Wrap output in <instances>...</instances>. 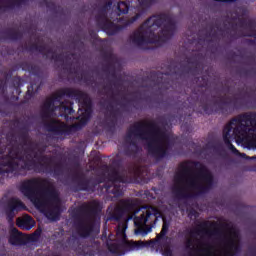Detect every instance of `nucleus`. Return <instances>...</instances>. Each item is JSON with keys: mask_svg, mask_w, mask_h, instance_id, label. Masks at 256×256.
<instances>
[{"mask_svg": "<svg viewBox=\"0 0 256 256\" xmlns=\"http://www.w3.org/2000/svg\"><path fill=\"white\" fill-rule=\"evenodd\" d=\"M126 229L127 224L122 223L118 225V228L116 230L117 239H120V241H125V239H127V235L125 234Z\"/></svg>", "mask_w": 256, "mask_h": 256, "instance_id": "17", "label": "nucleus"}, {"mask_svg": "<svg viewBox=\"0 0 256 256\" xmlns=\"http://www.w3.org/2000/svg\"><path fill=\"white\" fill-rule=\"evenodd\" d=\"M113 5V2L109 1L108 4L104 7V9H109Z\"/></svg>", "mask_w": 256, "mask_h": 256, "instance_id": "23", "label": "nucleus"}, {"mask_svg": "<svg viewBox=\"0 0 256 256\" xmlns=\"http://www.w3.org/2000/svg\"><path fill=\"white\" fill-rule=\"evenodd\" d=\"M133 209H135V206L131 200H120L118 205L108 208V213L112 219L119 221L123 215H129L133 212Z\"/></svg>", "mask_w": 256, "mask_h": 256, "instance_id": "11", "label": "nucleus"}, {"mask_svg": "<svg viewBox=\"0 0 256 256\" xmlns=\"http://www.w3.org/2000/svg\"><path fill=\"white\" fill-rule=\"evenodd\" d=\"M137 213L139 215L134 218V224L138 227L136 235L143 231V227H151V225L157 223V218L161 217V212L153 206L142 207Z\"/></svg>", "mask_w": 256, "mask_h": 256, "instance_id": "10", "label": "nucleus"}, {"mask_svg": "<svg viewBox=\"0 0 256 256\" xmlns=\"http://www.w3.org/2000/svg\"><path fill=\"white\" fill-rule=\"evenodd\" d=\"M223 139L225 145L235 155H239V151L231 144V141H240V143H247L252 147H256L255 114L246 113L232 119L223 130Z\"/></svg>", "mask_w": 256, "mask_h": 256, "instance_id": "6", "label": "nucleus"}, {"mask_svg": "<svg viewBox=\"0 0 256 256\" xmlns=\"http://www.w3.org/2000/svg\"><path fill=\"white\" fill-rule=\"evenodd\" d=\"M140 141L145 143L149 155L156 159H163L171 146L169 134L151 121L136 122L128 129L126 143L131 149L137 151V143Z\"/></svg>", "mask_w": 256, "mask_h": 256, "instance_id": "4", "label": "nucleus"}, {"mask_svg": "<svg viewBox=\"0 0 256 256\" xmlns=\"http://www.w3.org/2000/svg\"><path fill=\"white\" fill-rule=\"evenodd\" d=\"M139 17H140V15H139V14H136V17H133V18L127 23V25H131V23H135V21H136L137 19H139Z\"/></svg>", "mask_w": 256, "mask_h": 256, "instance_id": "21", "label": "nucleus"}, {"mask_svg": "<svg viewBox=\"0 0 256 256\" xmlns=\"http://www.w3.org/2000/svg\"><path fill=\"white\" fill-rule=\"evenodd\" d=\"M223 103H228L227 101H223Z\"/></svg>", "mask_w": 256, "mask_h": 256, "instance_id": "27", "label": "nucleus"}, {"mask_svg": "<svg viewBox=\"0 0 256 256\" xmlns=\"http://www.w3.org/2000/svg\"><path fill=\"white\" fill-rule=\"evenodd\" d=\"M143 177L141 167H133L129 171H119L115 168H109L107 177L103 181H107L105 185L107 193H112L115 197L123 195V186L121 183H131L134 179Z\"/></svg>", "mask_w": 256, "mask_h": 256, "instance_id": "7", "label": "nucleus"}, {"mask_svg": "<svg viewBox=\"0 0 256 256\" xmlns=\"http://www.w3.org/2000/svg\"><path fill=\"white\" fill-rule=\"evenodd\" d=\"M77 99L81 105V108H79V111L81 113L80 116V123L81 125H85L89 119H91V113H92V105H91V98L86 93H83L81 91L77 92Z\"/></svg>", "mask_w": 256, "mask_h": 256, "instance_id": "12", "label": "nucleus"}, {"mask_svg": "<svg viewBox=\"0 0 256 256\" xmlns=\"http://www.w3.org/2000/svg\"><path fill=\"white\" fill-rule=\"evenodd\" d=\"M147 234V232H142V235H146Z\"/></svg>", "mask_w": 256, "mask_h": 256, "instance_id": "26", "label": "nucleus"}, {"mask_svg": "<svg viewBox=\"0 0 256 256\" xmlns=\"http://www.w3.org/2000/svg\"><path fill=\"white\" fill-rule=\"evenodd\" d=\"M57 109H64L65 113H71V109L69 107H65L61 105L60 107H55V97H49L46 99L42 106V117L46 122V127L48 131L52 133H58V135H69L71 133V126L56 120L53 117V113L57 111Z\"/></svg>", "mask_w": 256, "mask_h": 256, "instance_id": "8", "label": "nucleus"}, {"mask_svg": "<svg viewBox=\"0 0 256 256\" xmlns=\"http://www.w3.org/2000/svg\"><path fill=\"white\" fill-rule=\"evenodd\" d=\"M169 231V222L163 218V226L160 234H158V239H161V237H165Z\"/></svg>", "mask_w": 256, "mask_h": 256, "instance_id": "18", "label": "nucleus"}, {"mask_svg": "<svg viewBox=\"0 0 256 256\" xmlns=\"http://www.w3.org/2000/svg\"><path fill=\"white\" fill-rule=\"evenodd\" d=\"M0 3H7L8 7H13L18 3H23V0H0Z\"/></svg>", "mask_w": 256, "mask_h": 256, "instance_id": "20", "label": "nucleus"}, {"mask_svg": "<svg viewBox=\"0 0 256 256\" xmlns=\"http://www.w3.org/2000/svg\"><path fill=\"white\" fill-rule=\"evenodd\" d=\"M28 237L21 234L17 229H12L10 238H9V244L10 245H26L28 241Z\"/></svg>", "mask_w": 256, "mask_h": 256, "instance_id": "14", "label": "nucleus"}, {"mask_svg": "<svg viewBox=\"0 0 256 256\" xmlns=\"http://www.w3.org/2000/svg\"><path fill=\"white\" fill-rule=\"evenodd\" d=\"M239 229L225 222H196L187 230L185 248L189 256H235L239 253Z\"/></svg>", "mask_w": 256, "mask_h": 256, "instance_id": "1", "label": "nucleus"}, {"mask_svg": "<svg viewBox=\"0 0 256 256\" xmlns=\"http://www.w3.org/2000/svg\"><path fill=\"white\" fill-rule=\"evenodd\" d=\"M173 33H175V22L171 16L167 14L152 16L130 36L129 43L136 47H145L149 43L159 46L171 39Z\"/></svg>", "mask_w": 256, "mask_h": 256, "instance_id": "5", "label": "nucleus"}, {"mask_svg": "<svg viewBox=\"0 0 256 256\" xmlns=\"http://www.w3.org/2000/svg\"><path fill=\"white\" fill-rule=\"evenodd\" d=\"M140 245L137 242L132 243V249H139Z\"/></svg>", "mask_w": 256, "mask_h": 256, "instance_id": "22", "label": "nucleus"}, {"mask_svg": "<svg viewBox=\"0 0 256 256\" xmlns=\"http://www.w3.org/2000/svg\"><path fill=\"white\" fill-rule=\"evenodd\" d=\"M16 225L20 227V229H24L25 231H30L35 227V220L29 215H24L21 218H17Z\"/></svg>", "mask_w": 256, "mask_h": 256, "instance_id": "16", "label": "nucleus"}, {"mask_svg": "<svg viewBox=\"0 0 256 256\" xmlns=\"http://www.w3.org/2000/svg\"><path fill=\"white\" fill-rule=\"evenodd\" d=\"M81 217L77 223L76 229L80 237H89L95 224V215L97 213V202L82 204L80 207Z\"/></svg>", "mask_w": 256, "mask_h": 256, "instance_id": "9", "label": "nucleus"}, {"mask_svg": "<svg viewBox=\"0 0 256 256\" xmlns=\"http://www.w3.org/2000/svg\"><path fill=\"white\" fill-rule=\"evenodd\" d=\"M98 21H101L102 27H104L107 35H115L119 31V27L115 23L111 22L107 16L103 15L101 18H98Z\"/></svg>", "mask_w": 256, "mask_h": 256, "instance_id": "15", "label": "nucleus"}, {"mask_svg": "<svg viewBox=\"0 0 256 256\" xmlns=\"http://www.w3.org/2000/svg\"><path fill=\"white\" fill-rule=\"evenodd\" d=\"M117 9L119 11L118 15H121V13H123V14L129 13V5L125 2H119Z\"/></svg>", "mask_w": 256, "mask_h": 256, "instance_id": "19", "label": "nucleus"}, {"mask_svg": "<svg viewBox=\"0 0 256 256\" xmlns=\"http://www.w3.org/2000/svg\"><path fill=\"white\" fill-rule=\"evenodd\" d=\"M242 156H245V154H241Z\"/></svg>", "mask_w": 256, "mask_h": 256, "instance_id": "28", "label": "nucleus"}, {"mask_svg": "<svg viewBox=\"0 0 256 256\" xmlns=\"http://www.w3.org/2000/svg\"><path fill=\"white\" fill-rule=\"evenodd\" d=\"M213 187V174L201 163H182L174 176L172 191L178 199L207 193Z\"/></svg>", "mask_w": 256, "mask_h": 256, "instance_id": "2", "label": "nucleus"}, {"mask_svg": "<svg viewBox=\"0 0 256 256\" xmlns=\"http://www.w3.org/2000/svg\"><path fill=\"white\" fill-rule=\"evenodd\" d=\"M39 235H41V231H36L33 235V237H39Z\"/></svg>", "mask_w": 256, "mask_h": 256, "instance_id": "24", "label": "nucleus"}, {"mask_svg": "<svg viewBox=\"0 0 256 256\" xmlns=\"http://www.w3.org/2000/svg\"><path fill=\"white\" fill-rule=\"evenodd\" d=\"M110 60H111V61H115V55L110 54Z\"/></svg>", "mask_w": 256, "mask_h": 256, "instance_id": "25", "label": "nucleus"}, {"mask_svg": "<svg viewBox=\"0 0 256 256\" xmlns=\"http://www.w3.org/2000/svg\"><path fill=\"white\" fill-rule=\"evenodd\" d=\"M20 191L31 203L44 213L50 221H59L61 215V198L55 186L44 179L32 178L20 185Z\"/></svg>", "mask_w": 256, "mask_h": 256, "instance_id": "3", "label": "nucleus"}, {"mask_svg": "<svg viewBox=\"0 0 256 256\" xmlns=\"http://www.w3.org/2000/svg\"><path fill=\"white\" fill-rule=\"evenodd\" d=\"M8 209H10V211L7 212V215L9 221H11V219L15 217V211L16 213H19V211H25L27 206H25V203H23L19 198L13 197L8 202Z\"/></svg>", "mask_w": 256, "mask_h": 256, "instance_id": "13", "label": "nucleus"}]
</instances>
